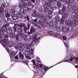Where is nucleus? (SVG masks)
Masks as SVG:
<instances>
[{
    "label": "nucleus",
    "instance_id": "f257e3e1",
    "mask_svg": "<svg viewBox=\"0 0 78 78\" xmlns=\"http://www.w3.org/2000/svg\"><path fill=\"white\" fill-rule=\"evenodd\" d=\"M62 25H62V26L61 27L57 26V25L56 24H55L53 25V21H51L48 24V25L49 26V27H53L54 30H56L58 32L55 33V34L53 35V36L55 37H56V38L60 39H62V38L63 43L66 47V49L68 51L69 46L68 45L66 41L67 37L65 36H62V34H60L59 32L61 31V30L64 33L71 32V31H73V28L72 27L70 26H68V28H66L64 26V24Z\"/></svg>",
    "mask_w": 78,
    "mask_h": 78
},
{
    "label": "nucleus",
    "instance_id": "f03ea898",
    "mask_svg": "<svg viewBox=\"0 0 78 78\" xmlns=\"http://www.w3.org/2000/svg\"><path fill=\"white\" fill-rule=\"evenodd\" d=\"M37 35L35 34L33 37V41L30 43V44H27L26 45L27 48L25 49L26 53L25 54V57L26 59H28V60L31 59V58H34V55L33 54V51L34 48V46H33V42H34L36 43H39L41 39V37H39L37 38Z\"/></svg>",
    "mask_w": 78,
    "mask_h": 78
},
{
    "label": "nucleus",
    "instance_id": "7ed1b4c3",
    "mask_svg": "<svg viewBox=\"0 0 78 78\" xmlns=\"http://www.w3.org/2000/svg\"><path fill=\"white\" fill-rule=\"evenodd\" d=\"M5 29L6 27H5L2 26V28L0 30V43L3 46V45H5V44H6L5 46H7V45L9 42L8 40L7 39L4 38L3 40L2 39V38L3 37L2 36H4V34H5V33H4V31H5V33H6V30H5Z\"/></svg>",
    "mask_w": 78,
    "mask_h": 78
},
{
    "label": "nucleus",
    "instance_id": "20e7f679",
    "mask_svg": "<svg viewBox=\"0 0 78 78\" xmlns=\"http://www.w3.org/2000/svg\"><path fill=\"white\" fill-rule=\"evenodd\" d=\"M67 9L71 11H70L72 13L76 12V4L73 2H70L69 4H67Z\"/></svg>",
    "mask_w": 78,
    "mask_h": 78
},
{
    "label": "nucleus",
    "instance_id": "39448f33",
    "mask_svg": "<svg viewBox=\"0 0 78 78\" xmlns=\"http://www.w3.org/2000/svg\"><path fill=\"white\" fill-rule=\"evenodd\" d=\"M72 13L69 10H67L66 12V11L63 14V16L62 17L61 21L60 22V24L63 25L65 22V18H67L68 17V14L71 15L72 14Z\"/></svg>",
    "mask_w": 78,
    "mask_h": 78
},
{
    "label": "nucleus",
    "instance_id": "423d86ee",
    "mask_svg": "<svg viewBox=\"0 0 78 78\" xmlns=\"http://www.w3.org/2000/svg\"><path fill=\"white\" fill-rule=\"evenodd\" d=\"M69 56H68V55H67L66 57L65 58L64 60L60 62H59L58 63H57L54 66H52L50 67V68H52V67H54V66H56V65H58V64H61V63H62V62H69V60L70 61H71V62H72L73 61V58H72V55H69Z\"/></svg>",
    "mask_w": 78,
    "mask_h": 78
},
{
    "label": "nucleus",
    "instance_id": "0eeeda50",
    "mask_svg": "<svg viewBox=\"0 0 78 78\" xmlns=\"http://www.w3.org/2000/svg\"><path fill=\"white\" fill-rule=\"evenodd\" d=\"M18 51H16L15 52L12 51L10 54H9L11 59V62H12V61H13V59H14V61H15V62H17V61H18V59H19L18 55H17L16 56H15L14 58V56H16V54L17 53Z\"/></svg>",
    "mask_w": 78,
    "mask_h": 78
},
{
    "label": "nucleus",
    "instance_id": "6e6552de",
    "mask_svg": "<svg viewBox=\"0 0 78 78\" xmlns=\"http://www.w3.org/2000/svg\"><path fill=\"white\" fill-rule=\"evenodd\" d=\"M20 36H21L23 38V39L26 42H31V37L29 35L26 34L25 35V34L23 33L21 34H18Z\"/></svg>",
    "mask_w": 78,
    "mask_h": 78
},
{
    "label": "nucleus",
    "instance_id": "1a4fd4ad",
    "mask_svg": "<svg viewBox=\"0 0 78 78\" xmlns=\"http://www.w3.org/2000/svg\"><path fill=\"white\" fill-rule=\"evenodd\" d=\"M16 27H15L12 29L11 28H7V33L10 34V36L11 37H15V32H16Z\"/></svg>",
    "mask_w": 78,
    "mask_h": 78
},
{
    "label": "nucleus",
    "instance_id": "9d476101",
    "mask_svg": "<svg viewBox=\"0 0 78 78\" xmlns=\"http://www.w3.org/2000/svg\"><path fill=\"white\" fill-rule=\"evenodd\" d=\"M72 17L73 19L72 21V24L74 26H76L77 25L78 22V15L75 14L72 16Z\"/></svg>",
    "mask_w": 78,
    "mask_h": 78
},
{
    "label": "nucleus",
    "instance_id": "9b49d317",
    "mask_svg": "<svg viewBox=\"0 0 78 78\" xmlns=\"http://www.w3.org/2000/svg\"><path fill=\"white\" fill-rule=\"evenodd\" d=\"M7 3H4L1 5V7H0V17H3L4 16V13H2L4 11V7H6L7 6Z\"/></svg>",
    "mask_w": 78,
    "mask_h": 78
},
{
    "label": "nucleus",
    "instance_id": "f8f14e48",
    "mask_svg": "<svg viewBox=\"0 0 78 78\" xmlns=\"http://www.w3.org/2000/svg\"><path fill=\"white\" fill-rule=\"evenodd\" d=\"M9 24H6L5 26H4L5 27V32H6V33H5V31H4V37L5 38H8V34H8V28H7L9 27Z\"/></svg>",
    "mask_w": 78,
    "mask_h": 78
},
{
    "label": "nucleus",
    "instance_id": "ddd939ff",
    "mask_svg": "<svg viewBox=\"0 0 78 78\" xmlns=\"http://www.w3.org/2000/svg\"><path fill=\"white\" fill-rule=\"evenodd\" d=\"M56 7H50L48 8V14L50 15H51L53 13L52 11L56 10Z\"/></svg>",
    "mask_w": 78,
    "mask_h": 78
},
{
    "label": "nucleus",
    "instance_id": "4468645a",
    "mask_svg": "<svg viewBox=\"0 0 78 78\" xmlns=\"http://www.w3.org/2000/svg\"><path fill=\"white\" fill-rule=\"evenodd\" d=\"M66 11V7L65 6H63L62 8V10H59V14L62 15V14H63Z\"/></svg>",
    "mask_w": 78,
    "mask_h": 78
},
{
    "label": "nucleus",
    "instance_id": "2eb2a0df",
    "mask_svg": "<svg viewBox=\"0 0 78 78\" xmlns=\"http://www.w3.org/2000/svg\"><path fill=\"white\" fill-rule=\"evenodd\" d=\"M3 20L4 22H6L7 23H10L11 21V18H8L6 17H5L3 18Z\"/></svg>",
    "mask_w": 78,
    "mask_h": 78
},
{
    "label": "nucleus",
    "instance_id": "dca6fc26",
    "mask_svg": "<svg viewBox=\"0 0 78 78\" xmlns=\"http://www.w3.org/2000/svg\"><path fill=\"white\" fill-rule=\"evenodd\" d=\"M14 43H13V42L10 41L8 45V47H9V48H10V49L12 50V51H13V50H12L13 49V48H11V47H12V46L14 47Z\"/></svg>",
    "mask_w": 78,
    "mask_h": 78
},
{
    "label": "nucleus",
    "instance_id": "f3484780",
    "mask_svg": "<svg viewBox=\"0 0 78 78\" xmlns=\"http://www.w3.org/2000/svg\"><path fill=\"white\" fill-rule=\"evenodd\" d=\"M23 28L21 27L18 28L16 30V31H17V33H18L17 34L18 35H19H19L18 34L23 33V32H23Z\"/></svg>",
    "mask_w": 78,
    "mask_h": 78
},
{
    "label": "nucleus",
    "instance_id": "a211bd4d",
    "mask_svg": "<svg viewBox=\"0 0 78 78\" xmlns=\"http://www.w3.org/2000/svg\"><path fill=\"white\" fill-rule=\"evenodd\" d=\"M36 31V29H34V28H33V27H31L30 31H28V34H32L33 33H34Z\"/></svg>",
    "mask_w": 78,
    "mask_h": 78
},
{
    "label": "nucleus",
    "instance_id": "6ab92c4d",
    "mask_svg": "<svg viewBox=\"0 0 78 78\" xmlns=\"http://www.w3.org/2000/svg\"><path fill=\"white\" fill-rule=\"evenodd\" d=\"M19 49L20 51H23L24 49V45L22 44V43H20L19 44Z\"/></svg>",
    "mask_w": 78,
    "mask_h": 78
},
{
    "label": "nucleus",
    "instance_id": "aec40b11",
    "mask_svg": "<svg viewBox=\"0 0 78 78\" xmlns=\"http://www.w3.org/2000/svg\"><path fill=\"white\" fill-rule=\"evenodd\" d=\"M65 24L66 27H67L68 26H69H69L71 27V25H72V23L71 21L67 20L65 22Z\"/></svg>",
    "mask_w": 78,
    "mask_h": 78
},
{
    "label": "nucleus",
    "instance_id": "412c9836",
    "mask_svg": "<svg viewBox=\"0 0 78 78\" xmlns=\"http://www.w3.org/2000/svg\"><path fill=\"white\" fill-rule=\"evenodd\" d=\"M27 6H30L31 8H34V5H33L32 4L31 2H28L26 3Z\"/></svg>",
    "mask_w": 78,
    "mask_h": 78
},
{
    "label": "nucleus",
    "instance_id": "4be33fe9",
    "mask_svg": "<svg viewBox=\"0 0 78 78\" xmlns=\"http://www.w3.org/2000/svg\"><path fill=\"white\" fill-rule=\"evenodd\" d=\"M20 12L23 14H26V11L23 8H21L20 9Z\"/></svg>",
    "mask_w": 78,
    "mask_h": 78
},
{
    "label": "nucleus",
    "instance_id": "5701e85b",
    "mask_svg": "<svg viewBox=\"0 0 78 78\" xmlns=\"http://www.w3.org/2000/svg\"><path fill=\"white\" fill-rule=\"evenodd\" d=\"M55 22L56 23H58V22H60L61 20V19L59 17H56L55 18Z\"/></svg>",
    "mask_w": 78,
    "mask_h": 78
},
{
    "label": "nucleus",
    "instance_id": "b1692460",
    "mask_svg": "<svg viewBox=\"0 0 78 78\" xmlns=\"http://www.w3.org/2000/svg\"><path fill=\"white\" fill-rule=\"evenodd\" d=\"M27 26H25L24 27L23 30L25 32H26L27 31V30H29V29H30V25L29 24H28L27 25Z\"/></svg>",
    "mask_w": 78,
    "mask_h": 78
},
{
    "label": "nucleus",
    "instance_id": "393cba45",
    "mask_svg": "<svg viewBox=\"0 0 78 78\" xmlns=\"http://www.w3.org/2000/svg\"><path fill=\"white\" fill-rule=\"evenodd\" d=\"M17 18L18 19H22L23 18V15L20 13H18L16 15Z\"/></svg>",
    "mask_w": 78,
    "mask_h": 78
},
{
    "label": "nucleus",
    "instance_id": "a878e982",
    "mask_svg": "<svg viewBox=\"0 0 78 78\" xmlns=\"http://www.w3.org/2000/svg\"><path fill=\"white\" fill-rule=\"evenodd\" d=\"M19 58L21 60H22L23 59V58H24V56L21 53V52H19Z\"/></svg>",
    "mask_w": 78,
    "mask_h": 78
},
{
    "label": "nucleus",
    "instance_id": "bb28decb",
    "mask_svg": "<svg viewBox=\"0 0 78 78\" xmlns=\"http://www.w3.org/2000/svg\"><path fill=\"white\" fill-rule=\"evenodd\" d=\"M18 43L16 41L14 43V45H13V47H15L16 49H17L19 48V46H18Z\"/></svg>",
    "mask_w": 78,
    "mask_h": 78
},
{
    "label": "nucleus",
    "instance_id": "cd10ccee",
    "mask_svg": "<svg viewBox=\"0 0 78 78\" xmlns=\"http://www.w3.org/2000/svg\"><path fill=\"white\" fill-rule=\"evenodd\" d=\"M60 0H48L49 2H58ZM61 2H64L65 0H61Z\"/></svg>",
    "mask_w": 78,
    "mask_h": 78
},
{
    "label": "nucleus",
    "instance_id": "c85d7f7f",
    "mask_svg": "<svg viewBox=\"0 0 78 78\" xmlns=\"http://www.w3.org/2000/svg\"><path fill=\"white\" fill-rule=\"evenodd\" d=\"M10 13L12 16L13 15H14L15 14V13H16V11L14 9H12L10 10Z\"/></svg>",
    "mask_w": 78,
    "mask_h": 78
},
{
    "label": "nucleus",
    "instance_id": "c756f323",
    "mask_svg": "<svg viewBox=\"0 0 78 78\" xmlns=\"http://www.w3.org/2000/svg\"><path fill=\"white\" fill-rule=\"evenodd\" d=\"M37 23L38 24H39L40 25L42 26L43 27H44V23H43V22H42L41 21L39 20L37 22Z\"/></svg>",
    "mask_w": 78,
    "mask_h": 78
},
{
    "label": "nucleus",
    "instance_id": "7c9ffc66",
    "mask_svg": "<svg viewBox=\"0 0 78 78\" xmlns=\"http://www.w3.org/2000/svg\"><path fill=\"white\" fill-rule=\"evenodd\" d=\"M74 0H66V4H69L70 3H73Z\"/></svg>",
    "mask_w": 78,
    "mask_h": 78
},
{
    "label": "nucleus",
    "instance_id": "2f4dec72",
    "mask_svg": "<svg viewBox=\"0 0 78 78\" xmlns=\"http://www.w3.org/2000/svg\"><path fill=\"white\" fill-rule=\"evenodd\" d=\"M69 36H70L71 37V38H73L74 37H75V35L73 33H71L69 34Z\"/></svg>",
    "mask_w": 78,
    "mask_h": 78
},
{
    "label": "nucleus",
    "instance_id": "473e14b6",
    "mask_svg": "<svg viewBox=\"0 0 78 78\" xmlns=\"http://www.w3.org/2000/svg\"><path fill=\"white\" fill-rule=\"evenodd\" d=\"M58 2L57 3V6H58L59 8H60L62 6V5H61V3L59 2Z\"/></svg>",
    "mask_w": 78,
    "mask_h": 78
},
{
    "label": "nucleus",
    "instance_id": "72a5a7b5",
    "mask_svg": "<svg viewBox=\"0 0 78 78\" xmlns=\"http://www.w3.org/2000/svg\"><path fill=\"white\" fill-rule=\"evenodd\" d=\"M36 11H34L33 12V13H32V16L33 17H36Z\"/></svg>",
    "mask_w": 78,
    "mask_h": 78
},
{
    "label": "nucleus",
    "instance_id": "f704fd0d",
    "mask_svg": "<svg viewBox=\"0 0 78 78\" xmlns=\"http://www.w3.org/2000/svg\"><path fill=\"white\" fill-rule=\"evenodd\" d=\"M47 5L48 6V8H50V6L51 5V3L50 2L47 3Z\"/></svg>",
    "mask_w": 78,
    "mask_h": 78
},
{
    "label": "nucleus",
    "instance_id": "c9c22d12",
    "mask_svg": "<svg viewBox=\"0 0 78 78\" xmlns=\"http://www.w3.org/2000/svg\"><path fill=\"white\" fill-rule=\"evenodd\" d=\"M48 11V8L47 7H45L44 8V11L45 12H47Z\"/></svg>",
    "mask_w": 78,
    "mask_h": 78
},
{
    "label": "nucleus",
    "instance_id": "e433bc0d",
    "mask_svg": "<svg viewBox=\"0 0 78 78\" xmlns=\"http://www.w3.org/2000/svg\"><path fill=\"white\" fill-rule=\"evenodd\" d=\"M19 27H21L20 28H23V27H24L25 26V23H22L19 25Z\"/></svg>",
    "mask_w": 78,
    "mask_h": 78
},
{
    "label": "nucleus",
    "instance_id": "4c0bfd02",
    "mask_svg": "<svg viewBox=\"0 0 78 78\" xmlns=\"http://www.w3.org/2000/svg\"><path fill=\"white\" fill-rule=\"evenodd\" d=\"M36 61L37 62H41V60H40V59L39 58V57H37V58L36 59Z\"/></svg>",
    "mask_w": 78,
    "mask_h": 78
},
{
    "label": "nucleus",
    "instance_id": "58836bf2",
    "mask_svg": "<svg viewBox=\"0 0 78 78\" xmlns=\"http://www.w3.org/2000/svg\"><path fill=\"white\" fill-rule=\"evenodd\" d=\"M17 17L15 15H13L12 17V18L13 19V20H16L17 19Z\"/></svg>",
    "mask_w": 78,
    "mask_h": 78
},
{
    "label": "nucleus",
    "instance_id": "ea45409f",
    "mask_svg": "<svg viewBox=\"0 0 78 78\" xmlns=\"http://www.w3.org/2000/svg\"><path fill=\"white\" fill-rule=\"evenodd\" d=\"M16 40L17 41H19V36L18 35L16 36Z\"/></svg>",
    "mask_w": 78,
    "mask_h": 78
},
{
    "label": "nucleus",
    "instance_id": "a19ab883",
    "mask_svg": "<svg viewBox=\"0 0 78 78\" xmlns=\"http://www.w3.org/2000/svg\"><path fill=\"white\" fill-rule=\"evenodd\" d=\"M19 7L20 8V9H21V8H22L23 7V4L21 3L19 5Z\"/></svg>",
    "mask_w": 78,
    "mask_h": 78
},
{
    "label": "nucleus",
    "instance_id": "79ce46f5",
    "mask_svg": "<svg viewBox=\"0 0 78 78\" xmlns=\"http://www.w3.org/2000/svg\"><path fill=\"white\" fill-rule=\"evenodd\" d=\"M48 33H50L51 35H53V32L51 31L50 30H48Z\"/></svg>",
    "mask_w": 78,
    "mask_h": 78
},
{
    "label": "nucleus",
    "instance_id": "37998d69",
    "mask_svg": "<svg viewBox=\"0 0 78 78\" xmlns=\"http://www.w3.org/2000/svg\"><path fill=\"white\" fill-rule=\"evenodd\" d=\"M73 58V59H74V60H75L76 61H78V57H74Z\"/></svg>",
    "mask_w": 78,
    "mask_h": 78
},
{
    "label": "nucleus",
    "instance_id": "c03bdc74",
    "mask_svg": "<svg viewBox=\"0 0 78 78\" xmlns=\"http://www.w3.org/2000/svg\"><path fill=\"white\" fill-rule=\"evenodd\" d=\"M5 16L6 17H9L10 16V14L9 13H7L5 14Z\"/></svg>",
    "mask_w": 78,
    "mask_h": 78
},
{
    "label": "nucleus",
    "instance_id": "a18cd8bd",
    "mask_svg": "<svg viewBox=\"0 0 78 78\" xmlns=\"http://www.w3.org/2000/svg\"><path fill=\"white\" fill-rule=\"evenodd\" d=\"M23 6L24 8H27V5L25 3H24L23 4Z\"/></svg>",
    "mask_w": 78,
    "mask_h": 78
},
{
    "label": "nucleus",
    "instance_id": "49530a36",
    "mask_svg": "<svg viewBox=\"0 0 78 78\" xmlns=\"http://www.w3.org/2000/svg\"><path fill=\"white\" fill-rule=\"evenodd\" d=\"M78 6L76 8V12H74V13H73V14H78Z\"/></svg>",
    "mask_w": 78,
    "mask_h": 78
},
{
    "label": "nucleus",
    "instance_id": "de8ad7c7",
    "mask_svg": "<svg viewBox=\"0 0 78 78\" xmlns=\"http://www.w3.org/2000/svg\"><path fill=\"white\" fill-rule=\"evenodd\" d=\"M24 63L25 64H26L27 66H28V60H26L24 61Z\"/></svg>",
    "mask_w": 78,
    "mask_h": 78
},
{
    "label": "nucleus",
    "instance_id": "09e8293b",
    "mask_svg": "<svg viewBox=\"0 0 78 78\" xmlns=\"http://www.w3.org/2000/svg\"><path fill=\"white\" fill-rule=\"evenodd\" d=\"M27 10L26 11H30V8L28 7H27Z\"/></svg>",
    "mask_w": 78,
    "mask_h": 78
},
{
    "label": "nucleus",
    "instance_id": "8fccbe9b",
    "mask_svg": "<svg viewBox=\"0 0 78 78\" xmlns=\"http://www.w3.org/2000/svg\"><path fill=\"white\" fill-rule=\"evenodd\" d=\"M8 12V9H5V13H7V12Z\"/></svg>",
    "mask_w": 78,
    "mask_h": 78
},
{
    "label": "nucleus",
    "instance_id": "3c124183",
    "mask_svg": "<svg viewBox=\"0 0 78 78\" xmlns=\"http://www.w3.org/2000/svg\"><path fill=\"white\" fill-rule=\"evenodd\" d=\"M26 17L28 21H29V20H30V19L29 18L28 16H27Z\"/></svg>",
    "mask_w": 78,
    "mask_h": 78
},
{
    "label": "nucleus",
    "instance_id": "603ef678",
    "mask_svg": "<svg viewBox=\"0 0 78 78\" xmlns=\"http://www.w3.org/2000/svg\"><path fill=\"white\" fill-rule=\"evenodd\" d=\"M31 23H32V24H35V23H34V21H31Z\"/></svg>",
    "mask_w": 78,
    "mask_h": 78
},
{
    "label": "nucleus",
    "instance_id": "864d4df0",
    "mask_svg": "<svg viewBox=\"0 0 78 78\" xmlns=\"http://www.w3.org/2000/svg\"><path fill=\"white\" fill-rule=\"evenodd\" d=\"M31 2H32L34 3H35V1L34 0H31Z\"/></svg>",
    "mask_w": 78,
    "mask_h": 78
},
{
    "label": "nucleus",
    "instance_id": "5fc2aeb1",
    "mask_svg": "<svg viewBox=\"0 0 78 78\" xmlns=\"http://www.w3.org/2000/svg\"><path fill=\"white\" fill-rule=\"evenodd\" d=\"M18 1H19V0H20V1H23V0H24V1H30V0H18Z\"/></svg>",
    "mask_w": 78,
    "mask_h": 78
},
{
    "label": "nucleus",
    "instance_id": "6e6d98bb",
    "mask_svg": "<svg viewBox=\"0 0 78 78\" xmlns=\"http://www.w3.org/2000/svg\"><path fill=\"white\" fill-rule=\"evenodd\" d=\"M33 20L34 21V22H35V23H36L37 22V19H35V20Z\"/></svg>",
    "mask_w": 78,
    "mask_h": 78
},
{
    "label": "nucleus",
    "instance_id": "4d7b16f0",
    "mask_svg": "<svg viewBox=\"0 0 78 78\" xmlns=\"http://www.w3.org/2000/svg\"><path fill=\"white\" fill-rule=\"evenodd\" d=\"M42 21L43 22H45L46 21V20L45 19H43L42 20Z\"/></svg>",
    "mask_w": 78,
    "mask_h": 78
},
{
    "label": "nucleus",
    "instance_id": "13d9d810",
    "mask_svg": "<svg viewBox=\"0 0 78 78\" xmlns=\"http://www.w3.org/2000/svg\"><path fill=\"white\" fill-rule=\"evenodd\" d=\"M51 18H52V16H49V19H51Z\"/></svg>",
    "mask_w": 78,
    "mask_h": 78
},
{
    "label": "nucleus",
    "instance_id": "bf43d9fd",
    "mask_svg": "<svg viewBox=\"0 0 78 78\" xmlns=\"http://www.w3.org/2000/svg\"><path fill=\"white\" fill-rule=\"evenodd\" d=\"M34 24L35 26L36 27H38V25L37 24Z\"/></svg>",
    "mask_w": 78,
    "mask_h": 78
},
{
    "label": "nucleus",
    "instance_id": "052dcab7",
    "mask_svg": "<svg viewBox=\"0 0 78 78\" xmlns=\"http://www.w3.org/2000/svg\"><path fill=\"white\" fill-rule=\"evenodd\" d=\"M6 50H7V51H8V52L9 53V49L7 48L6 49Z\"/></svg>",
    "mask_w": 78,
    "mask_h": 78
},
{
    "label": "nucleus",
    "instance_id": "680f3d73",
    "mask_svg": "<svg viewBox=\"0 0 78 78\" xmlns=\"http://www.w3.org/2000/svg\"><path fill=\"white\" fill-rule=\"evenodd\" d=\"M37 27H38V28H40V29H41V27L38 26Z\"/></svg>",
    "mask_w": 78,
    "mask_h": 78
},
{
    "label": "nucleus",
    "instance_id": "e2e57ef3",
    "mask_svg": "<svg viewBox=\"0 0 78 78\" xmlns=\"http://www.w3.org/2000/svg\"><path fill=\"white\" fill-rule=\"evenodd\" d=\"M75 67H76V68H78V66H75Z\"/></svg>",
    "mask_w": 78,
    "mask_h": 78
},
{
    "label": "nucleus",
    "instance_id": "0e129e2a",
    "mask_svg": "<svg viewBox=\"0 0 78 78\" xmlns=\"http://www.w3.org/2000/svg\"><path fill=\"white\" fill-rule=\"evenodd\" d=\"M3 77L2 76H0V78H2Z\"/></svg>",
    "mask_w": 78,
    "mask_h": 78
},
{
    "label": "nucleus",
    "instance_id": "69168bd1",
    "mask_svg": "<svg viewBox=\"0 0 78 78\" xmlns=\"http://www.w3.org/2000/svg\"><path fill=\"white\" fill-rule=\"evenodd\" d=\"M58 14H58V13H57V15H58Z\"/></svg>",
    "mask_w": 78,
    "mask_h": 78
},
{
    "label": "nucleus",
    "instance_id": "338daca9",
    "mask_svg": "<svg viewBox=\"0 0 78 78\" xmlns=\"http://www.w3.org/2000/svg\"><path fill=\"white\" fill-rule=\"evenodd\" d=\"M2 74H3V73H2L1 74V75H2Z\"/></svg>",
    "mask_w": 78,
    "mask_h": 78
},
{
    "label": "nucleus",
    "instance_id": "774afa93",
    "mask_svg": "<svg viewBox=\"0 0 78 78\" xmlns=\"http://www.w3.org/2000/svg\"><path fill=\"white\" fill-rule=\"evenodd\" d=\"M67 52L68 53H69V52H68V51H67Z\"/></svg>",
    "mask_w": 78,
    "mask_h": 78
}]
</instances>
